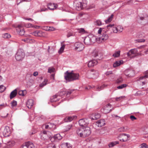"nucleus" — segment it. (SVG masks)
<instances>
[{
  "instance_id": "ea45409f",
  "label": "nucleus",
  "mask_w": 148,
  "mask_h": 148,
  "mask_svg": "<svg viewBox=\"0 0 148 148\" xmlns=\"http://www.w3.org/2000/svg\"><path fill=\"white\" fill-rule=\"evenodd\" d=\"M126 130V129H125L124 127H120L118 129V131L120 132H125Z\"/></svg>"
},
{
  "instance_id": "bb28decb",
  "label": "nucleus",
  "mask_w": 148,
  "mask_h": 148,
  "mask_svg": "<svg viewBox=\"0 0 148 148\" xmlns=\"http://www.w3.org/2000/svg\"><path fill=\"white\" fill-rule=\"evenodd\" d=\"M123 62L122 60L116 61L113 64V66L114 67H116L120 66Z\"/></svg>"
},
{
  "instance_id": "c03bdc74",
  "label": "nucleus",
  "mask_w": 148,
  "mask_h": 148,
  "mask_svg": "<svg viewBox=\"0 0 148 148\" xmlns=\"http://www.w3.org/2000/svg\"><path fill=\"white\" fill-rule=\"evenodd\" d=\"M11 106L12 107H15L17 105V101H16L14 100L13 101L11 102Z\"/></svg>"
},
{
  "instance_id": "a19ab883",
  "label": "nucleus",
  "mask_w": 148,
  "mask_h": 148,
  "mask_svg": "<svg viewBox=\"0 0 148 148\" xmlns=\"http://www.w3.org/2000/svg\"><path fill=\"white\" fill-rule=\"evenodd\" d=\"M55 71V69L53 67H49L48 69V72L50 73L54 72Z\"/></svg>"
},
{
  "instance_id": "c85d7f7f",
  "label": "nucleus",
  "mask_w": 148,
  "mask_h": 148,
  "mask_svg": "<svg viewBox=\"0 0 148 148\" xmlns=\"http://www.w3.org/2000/svg\"><path fill=\"white\" fill-rule=\"evenodd\" d=\"M61 147L62 148H71L70 147V145L67 143H63L61 145Z\"/></svg>"
},
{
  "instance_id": "6ab92c4d",
  "label": "nucleus",
  "mask_w": 148,
  "mask_h": 148,
  "mask_svg": "<svg viewBox=\"0 0 148 148\" xmlns=\"http://www.w3.org/2000/svg\"><path fill=\"white\" fill-rule=\"evenodd\" d=\"M34 100L32 99H29L26 103L27 106L28 108H31L34 105Z\"/></svg>"
},
{
  "instance_id": "aec40b11",
  "label": "nucleus",
  "mask_w": 148,
  "mask_h": 148,
  "mask_svg": "<svg viewBox=\"0 0 148 148\" xmlns=\"http://www.w3.org/2000/svg\"><path fill=\"white\" fill-rule=\"evenodd\" d=\"M57 5L54 3H49L47 5V7L48 9L51 10H53L57 7Z\"/></svg>"
},
{
  "instance_id": "a878e982",
  "label": "nucleus",
  "mask_w": 148,
  "mask_h": 148,
  "mask_svg": "<svg viewBox=\"0 0 148 148\" xmlns=\"http://www.w3.org/2000/svg\"><path fill=\"white\" fill-rule=\"evenodd\" d=\"M90 36H87L85 37L84 40V43L87 45H90L91 43L90 42Z\"/></svg>"
},
{
  "instance_id": "ddd939ff",
  "label": "nucleus",
  "mask_w": 148,
  "mask_h": 148,
  "mask_svg": "<svg viewBox=\"0 0 148 148\" xmlns=\"http://www.w3.org/2000/svg\"><path fill=\"white\" fill-rule=\"evenodd\" d=\"M34 147L33 144L29 142L25 143L21 146V148H34Z\"/></svg>"
},
{
  "instance_id": "a18cd8bd",
  "label": "nucleus",
  "mask_w": 148,
  "mask_h": 148,
  "mask_svg": "<svg viewBox=\"0 0 148 148\" xmlns=\"http://www.w3.org/2000/svg\"><path fill=\"white\" fill-rule=\"evenodd\" d=\"M127 86V85L126 84H121L117 87V88L118 89H121L123 88L126 87Z\"/></svg>"
},
{
  "instance_id": "4468645a",
  "label": "nucleus",
  "mask_w": 148,
  "mask_h": 148,
  "mask_svg": "<svg viewBox=\"0 0 148 148\" xmlns=\"http://www.w3.org/2000/svg\"><path fill=\"white\" fill-rule=\"evenodd\" d=\"M130 135L128 134H122L120 136V137L121 138V139H120V140L123 142L126 141L128 140V138L130 137Z\"/></svg>"
},
{
  "instance_id": "2eb2a0df",
  "label": "nucleus",
  "mask_w": 148,
  "mask_h": 148,
  "mask_svg": "<svg viewBox=\"0 0 148 148\" xmlns=\"http://www.w3.org/2000/svg\"><path fill=\"white\" fill-rule=\"evenodd\" d=\"M108 38V35L106 34V32H104L102 34L100 35L99 39L100 41H104L107 40Z\"/></svg>"
},
{
  "instance_id": "4d7b16f0",
  "label": "nucleus",
  "mask_w": 148,
  "mask_h": 148,
  "mask_svg": "<svg viewBox=\"0 0 148 148\" xmlns=\"http://www.w3.org/2000/svg\"><path fill=\"white\" fill-rule=\"evenodd\" d=\"M145 40L143 39H138L136 40L137 42H143L145 41Z\"/></svg>"
},
{
  "instance_id": "3c124183",
  "label": "nucleus",
  "mask_w": 148,
  "mask_h": 148,
  "mask_svg": "<svg viewBox=\"0 0 148 148\" xmlns=\"http://www.w3.org/2000/svg\"><path fill=\"white\" fill-rule=\"evenodd\" d=\"M73 32H68L67 35V36L68 38L73 35Z\"/></svg>"
},
{
  "instance_id": "423d86ee",
  "label": "nucleus",
  "mask_w": 148,
  "mask_h": 148,
  "mask_svg": "<svg viewBox=\"0 0 148 148\" xmlns=\"http://www.w3.org/2000/svg\"><path fill=\"white\" fill-rule=\"evenodd\" d=\"M113 109V108L112 107V105L109 103L104 106V108L101 109V112L105 114L109 113Z\"/></svg>"
},
{
  "instance_id": "603ef678",
  "label": "nucleus",
  "mask_w": 148,
  "mask_h": 148,
  "mask_svg": "<svg viewBox=\"0 0 148 148\" xmlns=\"http://www.w3.org/2000/svg\"><path fill=\"white\" fill-rule=\"evenodd\" d=\"M43 33L41 31H37V36H43Z\"/></svg>"
},
{
  "instance_id": "9d476101",
  "label": "nucleus",
  "mask_w": 148,
  "mask_h": 148,
  "mask_svg": "<svg viewBox=\"0 0 148 148\" xmlns=\"http://www.w3.org/2000/svg\"><path fill=\"white\" fill-rule=\"evenodd\" d=\"M78 123L79 125L82 127H86L88 124L87 119H86L79 120Z\"/></svg>"
},
{
  "instance_id": "393cba45",
  "label": "nucleus",
  "mask_w": 148,
  "mask_h": 148,
  "mask_svg": "<svg viewBox=\"0 0 148 148\" xmlns=\"http://www.w3.org/2000/svg\"><path fill=\"white\" fill-rule=\"evenodd\" d=\"M52 138H53L56 140H60L62 139V137L61 136L60 134H58L55 135Z\"/></svg>"
},
{
  "instance_id": "13d9d810",
  "label": "nucleus",
  "mask_w": 148,
  "mask_h": 148,
  "mask_svg": "<svg viewBox=\"0 0 148 148\" xmlns=\"http://www.w3.org/2000/svg\"><path fill=\"white\" fill-rule=\"evenodd\" d=\"M124 97H125L124 96H122L119 97H116V98L115 99L116 101H119L121 99H123Z\"/></svg>"
},
{
  "instance_id": "f8f14e48",
  "label": "nucleus",
  "mask_w": 148,
  "mask_h": 148,
  "mask_svg": "<svg viewBox=\"0 0 148 148\" xmlns=\"http://www.w3.org/2000/svg\"><path fill=\"white\" fill-rule=\"evenodd\" d=\"M125 74L128 77H132L135 75V72L132 70H127L125 72Z\"/></svg>"
},
{
  "instance_id": "e2e57ef3",
  "label": "nucleus",
  "mask_w": 148,
  "mask_h": 148,
  "mask_svg": "<svg viewBox=\"0 0 148 148\" xmlns=\"http://www.w3.org/2000/svg\"><path fill=\"white\" fill-rule=\"evenodd\" d=\"M32 85V84L31 82H30V81H29L28 82H27V85L28 86L30 87Z\"/></svg>"
},
{
  "instance_id": "0e129e2a",
  "label": "nucleus",
  "mask_w": 148,
  "mask_h": 148,
  "mask_svg": "<svg viewBox=\"0 0 148 148\" xmlns=\"http://www.w3.org/2000/svg\"><path fill=\"white\" fill-rule=\"evenodd\" d=\"M32 34L35 36H37V31H35L32 33Z\"/></svg>"
},
{
  "instance_id": "f3484780",
  "label": "nucleus",
  "mask_w": 148,
  "mask_h": 148,
  "mask_svg": "<svg viewBox=\"0 0 148 148\" xmlns=\"http://www.w3.org/2000/svg\"><path fill=\"white\" fill-rule=\"evenodd\" d=\"M10 133V132L8 127H6L3 132V134L5 137L9 136Z\"/></svg>"
},
{
  "instance_id": "a211bd4d",
  "label": "nucleus",
  "mask_w": 148,
  "mask_h": 148,
  "mask_svg": "<svg viewBox=\"0 0 148 148\" xmlns=\"http://www.w3.org/2000/svg\"><path fill=\"white\" fill-rule=\"evenodd\" d=\"M123 29V27L120 26H118L117 27H114L113 28V32L115 33L118 32H122Z\"/></svg>"
},
{
  "instance_id": "4c0bfd02",
  "label": "nucleus",
  "mask_w": 148,
  "mask_h": 148,
  "mask_svg": "<svg viewBox=\"0 0 148 148\" xmlns=\"http://www.w3.org/2000/svg\"><path fill=\"white\" fill-rule=\"evenodd\" d=\"M113 15L112 14L111 16L110 17H109L107 20H106L105 21L106 23H108L110 22L112 20V18H113Z\"/></svg>"
},
{
  "instance_id": "49530a36",
  "label": "nucleus",
  "mask_w": 148,
  "mask_h": 148,
  "mask_svg": "<svg viewBox=\"0 0 148 148\" xmlns=\"http://www.w3.org/2000/svg\"><path fill=\"white\" fill-rule=\"evenodd\" d=\"M5 87L3 85L0 86V92H2L5 89Z\"/></svg>"
},
{
  "instance_id": "b1692460",
  "label": "nucleus",
  "mask_w": 148,
  "mask_h": 148,
  "mask_svg": "<svg viewBox=\"0 0 148 148\" xmlns=\"http://www.w3.org/2000/svg\"><path fill=\"white\" fill-rule=\"evenodd\" d=\"M101 54H98V52L96 50L93 51L92 53V56L96 58L97 59L100 60V59L99 57V55H101Z\"/></svg>"
},
{
  "instance_id": "5fc2aeb1",
  "label": "nucleus",
  "mask_w": 148,
  "mask_h": 148,
  "mask_svg": "<svg viewBox=\"0 0 148 148\" xmlns=\"http://www.w3.org/2000/svg\"><path fill=\"white\" fill-rule=\"evenodd\" d=\"M113 73L112 71H108L106 72L105 74L107 76L111 74H112Z\"/></svg>"
},
{
  "instance_id": "69168bd1",
  "label": "nucleus",
  "mask_w": 148,
  "mask_h": 148,
  "mask_svg": "<svg viewBox=\"0 0 148 148\" xmlns=\"http://www.w3.org/2000/svg\"><path fill=\"white\" fill-rule=\"evenodd\" d=\"M45 128L47 129H50L48 123L47 124L45 125Z\"/></svg>"
},
{
  "instance_id": "20e7f679",
  "label": "nucleus",
  "mask_w": 148,
  "mask_h": 148,
  "mask_svg": "<svg viewBox=\"0 0 148 148\" xmlns=\"http://www.w3.org/2000/svg\"><path fill=\"white\" fill-rule=\"evenodd\" d=\"M25 56V53L21 49H19L15 55L16 60L18 61H21Z\"/></svg>"
},
{
  "instance_id": "864d4df0",
  "label": "nucleus",
  "mask_w": 148,
  "mask_h": 148,
  "mask_svg": "<svg viewBox=\"0 0 148 148\" xmlns=\"http://www.w3.org/2000/svg\"><path fill=\"white\" fill-rule=\"evenodd\" d=\"M141 148L145 147V148H148V146L147 145V144L145 143H142L141 145Z\"/></svg>"
},
{
  "instance_id": "0eeeda50",
  "label": "nucleus",
  "mask_w": 148,
  "mask_h": 148,
  "mask_svg": "<svg viewBox=\"0 0 148 148\" xmlns=\"http://www.w3.org/2000/svg\"><path fill=\"white\" fill-rule=\"evenodd\" d=\"M74 46L75 47V50L79 51H82L84 48V45L79 42L75 43L74 44Z\"/></svg>"
},
{
  "instance_id": "680f3d73",
  "label": "nucleus",
  "mask_w": 148,
  "mask_h": 148,
  "mask_svg": "<svg viewBox=\"0 0 148 148\" xmlns=\"http://www.w3.org/2000/svg\"><path fill=\"white\" fill-rule=\"evenodd\" d=\"M122 82V80L121 78L118 79L116 81V83H121Z\"/></svg>"
},
{
  "instance_id": "72a5a7b5",
  "label": "nucleus",
  "mask_w": 148,
  "mask_h": 148,
  "mask_svg": "<svg viewBox=\"0 0 148 148\" xmlns=\"http://www.w3.org/2000/svg\"><path fill=\"white\" fill-rule=\"evenodd\" d=\"M148 77V70L146 72L145 75L139 78L140 80L143 79L144 78H146Z\"/></svg>"
},
{
  "instance_id": "39448f33",
  "label": "nucleus",
  "mask_w": 148,
  "mask_h": 148,
  "mask_svg": "<svg viewBox=\"0 0 148 148\" xmlns=\"http://www.w3.org/2000/svg\"><path fill=\"white\" fill-rule=\"evenodd\" d=\"M139 53L136 49H132L127 53V56L131 58H134Z\"/></svg>"
},
{
  "instance_id": "c9c22d12",
  "label": "nucleus",
  "mask_w": 148,
  "mask_h": 148,
  "mask_svg": "<svg viewBox=\"0 0 148 148\" xmlns=\"http://www.w3.org/2000/svg\"><path fill=\"white\" fill-rule=\"evenodd\" d=\"M89 36L90 38V40L91 43L95 42L96 39V37L95 36Z\"/></svg>"
},
{
  "instance_id": "412c9836",
  "label": "nucleus",
  "mask_w": 148,
  "mask_h": 148,
  "mask_svg": "<svg viewBox=\"0 0 148 148\" xmlns=\"http://www.w3.org/2000/svg\"><path fill=\"white\" fill-rule=\"evenodd\" d=\"M97 62L95 60H93L89 61L88 64V66L89 67H92L96 65Z\"/></svg>"
},
{
  "instance_id": "774afa93",
  "label": "nucleus",
  "mask_w": 148,
  "mask_h": 148,
  "mask_svg": "<svg viewBox=\"0 0 148 148\" xmlns=\"http://www.w3.org/2000/svg\"><path fill=\"white\" fill-rule=\"evenodd\" d=\"M95 7V5L94 4H92L89 6V8L90 9H92L94 8Z\"/></svg>"
},
{
  "instance_id": "bf43d9fd",
  "label": "nucleus",
  "mask_w": 148,
  "mask_h": 148,
  "mask_svg": "<svg viewBox=\"0 0 148 148\" xmlns=\"http://www.w3.org/2000/svg\"><path fill=\"white\" fill-rule=\"evenodd\" d=\"M130 118L132 121H133L136 119V118L133 115H131L130 116Z\"/></svg>"
},
{
  "instance_id": "37998d69",
  "label": "nucleus",
  "mask_w": 148,
  "mask_h": 148,
  "mask_svg": "<svg viewBox=\"0 0 148 148\" xmlns=\"http://www.w3.org/2000/svg\"><path fill=\"white\" fill-rule=\"evenodd\" d=\"M47 79H45L44 81L42 82V83L39 86L40 87H43L47 84Z\"/></svg>"
},
{
  "instance_id": "58836bf2",
  "label": "nucleus",
  "mask_w": 148,
  "mask_h": 148,
  "mask_svg": "<svg viewBox=\"0 0 148 148\" xmlns=\"http://www.w3.org/2000/svg\"><path fill=\"white\" fill-rule=\"evenodd\" d=\"M94 24L96 25L99 26L102 25V22L98 20L94 22Z\"/></svg>"
},
{
  "instance_id": "7ed1b4c3",
  "label": "nucleus",
  "mask_w": 148,
  "mask_h": 148,
  "mask_svg": "<svg viewBox=\"0 0 148 148\" xmlns=\"http://www.w3.org/2000/svg\"><path fill=\"white\" fill-rule=\"evenodd\" d=\"M74 3L76 9L78 11L85 8L87 6L86 3H83L82 2L79 1L78 0H75Z\"/></svg>"
},
{
  "instance_id": "f257e3e1",
  "label": "nucleus",
  "mask_w": 148,
  "mask_h": 148,
  "mask_svg": "<svg viewBox=\"0 0 148 148\" xmlns=\"http://www.w3.org/2000/svg\"><path fill=\"white\" fill-rule=\"evenodd\" d=\"M79 75L78 73H74L73 71L69 72L68 71L64 73V77L68 82H71L79 79Z\"/></svg>"
},
{
  "instance_id": "4be33fe9",
  "label": "nucleus",
  "mask_w": 148,
  "mask_h": 148,
  "mask_svg": "<svg viewBox=\"0 0 148 148\" xmlns=\"http://www.w3.org/2000/svg\"><path fill=\"white\" fill-rule=\"evenodd\" d=\"M100 116L101 115L100 114L96 113L92 114L91 119L92 120H97L99 118Z\"/></svg>"
},
{
  "instance_id": "e433bc0d",
  "label": "nucleus",
  "mask_w": 148,
  "mask_h": 148,
  "mask_svg": "<svg viewBox=\"0 0 148 148\" xmlns=\"http://www.w3.org/2000/svg\"><path fill=\"white\" fill-rule=\"evenodd\" d=\"M72 127V124L69 125H68L64 129L65 131H67L69 130Z\"/></svg>"
},
{
  "instance_id": "dca6fc26",
  "label": "nucleus",
  "mask_w": 148,
  "mask_h": 148,
  "mask_svg": "<svg viewBox=\"0 0 148 148\" xmlns=\"http://www.w3.org/2000/svg\"><path fill=\"white\" fill-rule=\"evenodd\" d=\"M96 125L99 127H101L105 125V121L104 119H101L96 122Z\"/></svg>"
},
{
  "instance_id": "473e14b6",
  "label": "nucleus",
  "mask_w": 148,
  "mask_h": 148,
  "mask_svg": "<svg viewBox=\"0 0 148 148\" xmlns=\"http://www.w3.org/2000/svg\"><path fill=\"white\" fill-rule=\"evenodd\" d=\"M57 95H55L53 96L51 98L50 101L51 102H56L57 101Z\"/></svg>"
},
{
  "instance_id": "09e8293b",
  "label": "nucleus",
  "mask_w": 148,
  "mask_h": 148,
  "mask_svg": "<svg viewBox=\"0 0 148 148\" xmlns=\"http://www.w3.org/2000/svg\"><path fill=\"white\" fill-rule=\"evenodd\" d=\"M73 90H70L68 91H65L66 92V96H67L68 95H70L71 94V93L73 92Z\"/></svg>"
},
{
  "instance_id": "2f4dec72",
  "label": "nucleus",
  "mask_w": 148,
  "mask_h": 148,
  "mask_svg": "<svg viewBox=\"0 0 148 148\" xmlns=\"http://www.w3.org/2000/svg\"><path fill=\"white\" fill-rule=\"evenodd\" d=\"M2 37L4 38H10L11 36L9 34L5 33L2 34Z\"/></svg>"
},
{
  "instance_id": "f704fd0d",
  "label": "nucleus",
  "mask_w": 148,
  "mask_h": 148,
  "mask_svg": "<svg viewBox=\"0 0 148 148\" xmlns=\"http://www.w3.org/2000/svg\"><path fill=\"white\" fill-rule=\"evenodd\" d=\"M120 51H119L115 52V53H114L112 56L114 57H119L120 55Z\"/></svg>"
},
{
  "instance_id": "f03ea898",
  "label": "nucleus",
  "mask_w": 148,
  "mask_h": 148,
  "mask_svg": "<svg viewBox=\"0 0 148 148\" xmlns=\"http://www.w3.org/2000/svg\"><path fill=\"white\" fill-rule=\"evenodd\" d=\"M78 135L81 137H85L89 136L91 134L90 128L88 127L78 128L76 131Z\"/></svg>"
},
{
  "instance_id": "6e6552de",
  "label": "nucleus",
  "mask_w": 148,
  "mask_h": 148,
  "mask_svg": "<svg viewBox=\"0 0 148 148\" xmlns=\"http://www.w3.org/2000/svg\"><path fill=\"white\" fill-rule=\"evenodd\" d=\"M23 26L22 25H19L16 27V30L17 33L21 36L24 35L25 33Z\"/></svg>"
},
{
  "instance_id": "8fccbe9b",
  "label": "nucleus",
  "mask_w": 148,
  "mask_h": 148,
  "mask_svg": "<svg viewBox=\"0 0 148 148\" xmlns=\"http://www.w3.org/2000/svg\"><path fill=\"white\" fill-rule=\"evenodd\" d=\"M105 87V86L104 85H102L101 86L98 87L97 89L98 91H100L101 90L103 89Z\"/></svg>"
},
{
  "instance_id": "1a4fd4ad",
  "label": "nucleus",
  "mask_w": 148,
  "mask_h": 148,
  "mask_svg": "<svg viewBox=\"0 0 148 148\" xmlns=\"http://www.w3.org/2000/svg\"><path fill=\"white\" fill-rule=\"evenodd\" d=\"M48 133L49 132L46 131H43L42 132H41L40 134L41 139L43 140H45L49 138L50 136L48 135Z\"/></svg>"
},
{
  "instance_id": "6e6d98bb",
  "label": "nucleus",
  "mask_w": 148,
  "mask_h": 148,
  "mask_svg": "<svg viewBox=\"0 0 148 148\" xmlns=\"http://www.w3.org/2000/svg\"><path fill=\"white\" fill-rule=\"evenodd\" d=\"M25 27H33L31 24L30 23H28L25 25Z\"/></svg>"
},
{
  "instance_id": "7c9ffc66",
  "label": "nucleus",
  "mask_w": 148,
  "mask_h": 148,
  "mask_svg": "<svg viewBox=\"0 0 148 148\" xmlns=\"http://www.w3.org/2000/svg\"><path fill=\"white\" fill-rule=\"evenodd\" d=\"M61 45L62 47L58 51V53L59 54L62 53L63 52L65 46V45H62V43H61Z\"/></svg>"
},
{
  "instance_id": "052dcab7",
  "label": "nucleus",
  "mask_w": 148,
  "mask_h": 148,
  "mask_svg": "<svg viewBox=\"0 0 148 148\" xmlns=\"http://www.w3.org/2000/svg\"><path fill=\"white\" fill-rule=\"evenodd\" d=\"M48 10V9L45 8V7H43L42 8H41L40 12H43V11H47Z\"/></svg>"
},
{
  "instance_id": "9b49d317",
  "label": "nucleus",
  "mask_w": 148,
  "mask_h": 148,
  "mask_svg": "<svg viewBox=\"0 0 148 148\" xmlns=\"http://www.w3.org/2000/svg\"><path fill=\"white\" fill-rule=\"evenodd\" d=\"M98 73L97 72L94 73L93 71H90L87 74V77L89 78L95 79L98 76Z\"/></svg>"
},
{
  "instance_id": "cd10ccee",
  "label": "nucleus",
  "mask_w": 148,
  "mask_h": 148,
  "mask_svg": "<svg viewBox=\"0 0 148 148\" xmlns=\"http://www.w3.org/2000/svg\"><path fill=\"white\" fill-rule=\"evenodd\" d=\"M75 117H76L75 116H68L66 117L64 121L65 122H70Z\"/></svg>"
},
{
  "instance_id": "de8ad7c7",
  "label": "nucleus",
  "mask_w": 148,
  "mask_h": 148,
  "mask_svg": "<svg viewBox=\"0 0 148 148\" xmlns=\"http://www.w3.org/2000/svg\"><path fill=\"white\" fill-rule=\"evenodd\" d=\"M48 124L49 125V128H50V129L53 128H55L56 126L54 124L51 123H49Z\"/></svg>"
},
{
  "instance_id": "c756f323",
  "label": "nucleus",
  "mask_w": 148,
  "mask_h": 148,
  "mask_svg": "<svg viewBox=\"0 0 148 148\" xmlns=\"http://www.w3.org/2000/svg\"><path fill=\"white\" fill-rule=\"evenodd\" d=\"M119 143L118 141H114L111 142L108 144V146L109 147H112L114 146L115 145L118 144Z\"/></svg>"
},
{
  "instance_id": "338daca9",
  "label": "nucleus",
  "mask_w": 148,
  "mask_h": 148,
  "mask_svg": "<svg viewBox=\"0 0 148 148\" xmlns=\"http://www.w3.org/2000/svg\"><path fill=\"white\" fill-rule=\"evenodd\" d=\"M19 94L20 95L24 96V95L23 94V91L22 90L21 91L19 92Z\"/></svg>"
},
{
  "instance_id": "5701e85b",
  "label": "nucleus",
  "mask_w": 148,
  "mask_h": 148,
  "mask_svg": "<svg viewBox=\"0 0 148 148\" xmlns=\"http://www.w3.org/2000/svg\"><path fill=\"white\" fill-rule=\"evenodd\" d=\"M17 94V90L15 89L12 91L10 95V99H12V98L16 97Z\"/></svg>"
},
{
  "instance_id": "79ce46f5",
  "label": "nucleus",
  "mask_w": 148,
  "mask_h": 148,
  "mask_svg": "<svg viewBox=\"0 0 148 148\" xmlns=\"http://www.w3.org/2000/svg\"><path fill=\"white\" fill-rule=\"evenodd\" d=\"M66 93L65 91H60L58 93V95L60 96H62L64 95H66Z\"/></svg>"
}]
</instances>
